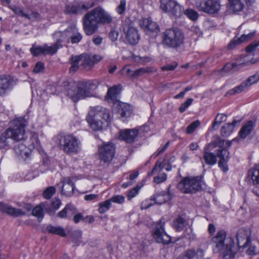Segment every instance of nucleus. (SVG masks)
<instances>
[{
    "label": "nucleus",
    "instance_id": "1",
    "mask_svg": "<svg viewBox=\"0 0 259 259\" xmlns=\"http://www.w3.org/2000/svg\"><path fill=\"white\" fill-rule=\"evenodd\" d=\"M112 21V17L102 7H97L88 12L82 18L83 30L87 35L97 31L99 24H108Z\"/></svg>",
    "mask_w": 259,
    "mask_h": 259
},
{
    "label": "nucleus",
    "instance_id": "2",
    "mask_svg": "<svg viewBox=\"0 0 259 259\" xmlns=\"http://www.w3.org/2000/svg\"><path fill=\"white\" fill-rule=\"evenodd\" d=\"M87 120L91 128L98 131L109 126L111 120V114L108 109L96 106L90 110Z\"/></svg>",
    "mask_w": 259,
    "mask_h": 259
},
{
    "label": "nucleus",
    "instance_id": "3",
    "mask_svg": "<svg viewBox=\"0 0 259 259\" xmlns=\"http://www.w3.org/2000/svg\"><path fill=\"white\" fill-rule=\"evenodd\" d=\"M66 94L73 102L90 96V91L93 83L92 81H80L75 84L73 82H65Z\"/></svg>",
    "mask_w": 259,
    "mask_h": 259
},
{
    "label": "nucleus",
    "instance_id": "4",
    "mask_svg": "<svg viewBox=\"0 0 259 259\" xmlns=\"http://www.w3.org/2000/svg\"><path fill=\"white\" fill-rule=\"evenodd\" d=\"M28 121L22 117L16 118L11 121L10 126L5 131L10 139L18 142L26 138L25 127Z\"/></svg>",
    "mask_w": 259,
    "mask_h": 259
},
{
    "label": "nucleus",
    "instance_id": "5",
    "mask_svg": "<svg viewBox=\"0 0 259 259\" xmlns=\"http://www.w3.org/2000/svg\"><path fill=\"white\" fill-rule=\"evenodd\" d=\"M58 146L67 154H75L81 149L80 141L72 134L59 135L58 137Z\"/></svg>",
    "mask_w": 259,
    "mask_h": 259
},
{
    "label": "nucleus",
    "instance_id": "6",
    "mask_svg": "<svg viewBox=\"0 0 259 259\" xmlns=\"http://www.w3.org/2000/svg\"><path fill=\"white\" fill-rule=\"evenodd\" d=\"M184 35L178 29H168L162 35V44L172 49H178L184 44Z\"/></svg>",
    "mask_w": 259,
    "mask_h": 259
},
{
    "label": "nucleus",
    "instance_id": "7",
    "mask_svg": "<svg viewBox=\"0 0 259 259\" xmlns=\"http://www.w3.org/2000/svg\"><path fill=\"white\" fill-rule=\"evenodd\" d=\"M200 177H185L178 184V189L184 193H195L202 189Z\"/></svg>",
    "mask_w": 259,
    "mask_h": 259
},
{
    "label": "nucleus",
    "instance_id": "8",
    "mask_svg": "<svg viewBox=\"0 0 259 259\" xmlns=\"http://www.w3.org/2000/svg\"><path fill=\"white\" fill-rule=\"evenodd\" d=\"M116 147L112 142L104 143L99 146V159L101 162L109 163L114 157Z\"/></svg>",
    "mask_w": 259,
    "mask_h": 259
},
{
    "label": "nucleus",
    "instance_id": "9",
    "mask_svg": "<svg viewBox=\"0 0 259 259\" xmlns=\"http://www.w3.org/2000/svg\"><path fill=\"white\" fill-rule=\"evenodd\" d=\"M160 8L164 12L177 18L183 14L184 8L175 0H160Z\"/></svg>",
    "mask_w": 259,
    "mask_h": 259
},
{
    "label": "nucleus",
    "instance_id": "10",
    "mask_svg": "<svg viewBox=\"0 0 259 259\" xmlns=\"http://www.w3.org/2000/svg\"><path fill=\"white\" fill-rule=\"evenodd\" d=\"M32 206L29 203H25L22 208L13 207L9 204L0 202V210L14 217L25 215L27 212L31 211Z\"/></svg>",
    "mask_w": 259,
    "mask_h": 259
},
{
    "label": "nucleus",
    "instance_id": "11",
    "mask_svg": "<svg viewBox=\"0 0 259 259\" xmlns=\"http://www.w3.org/2000/svg\"><path fill=\"white\" fill-rule=\"evenodd\" d=\"M195 5L199 11L210 14L217 13L220 8L218 0H197Z\"/></svg>",
    "mask_w": 259,
    "mask_h": 259
},
{
    "label": "nucleus",
    "instance_id": "12",
    "mask_svg": "<svg viewBox=\"0 0 259 259\" xmlns=\"http://www.w3.org/2000/svg\"><path fill=\"white\" fill-rule=\"evenodd\" d=\"M164 225V222L162 220H160L155 225L153 234L154 239L157 243L167 244L171 242V238L165 232Z\"/></svg>",
    "mask_w": 259,
    "mask_h": 259
},
{
    "label": "nucleus",
    "instance_id": "13",
    "mask_svg": "<svg viewBox=\"0 0 259 259\" xmlns=\"http://www.w3.org/2000/svg\"><path fill=\"white\" fill-rule=\"evenodd\" d=\"M221 256L223 259H235L238 252V248L235 246L233 238H228L225 245L221 250Z\"/></svg>",
    "mask_w": 259,
    "mask_h": 259
},
{
    "label": "nucleus",
    "instance_id": "14",
    "mask_svg": "<svg viewBox=\"0 0 259 259\" xmlns=\"http://www.w3.org/2000/svg\"><path fill=\"white\" fill-rule=\"evenodd\" d=\"M231 237L226 238V232L223 230L219 231L216 235L212 238L211 243L213 247V251L215 253L219 252L225 245L226 240Z\"/></svg>",
    "mask_w": 259,
    "mask_h": 259
},
{
    "label": "nucleus",
    "instance_id": "15",
    "mask_svg": "<svg viewBox=\"0 0 259 259\" xmlns=\"http://www.w3.org/2000/svg\"><path fill=\"white\" fill-rule=\"evenodd\" d=\"M9 8L18 16L25 18L31 21H39L41 20L40 14L36 11H32L30 14L24 12L23 9L16 6H10Z\"/></svg>",
    "mask_w": 259,
    "mask_h": 259
},
{
    "label": "nucleus",
    "instance_id": "16",
    "mask_svg": "<svg viewBox=\"0 0 259 259\" xmlns=\"http://www.w3.org/2000/svg\"><path fill=\"white\" fill-rule=\"evenodd\" d=\"M113 108L114 111L117 113L119 117L124 120V118L130 117L132 114L131 106L125 103L116 101L114 103Z\"/></svg>",
    "mask_w": 259,
    "mask_h": 259
},
{
    "label": "nucleus",
    "instance_id": "17",
    "mask_svg": "<svg viewBox=\"0 0 259 259\" xmlns=\"http://www.w3.org/2000/svg\"><path fill=\"white\" fill-rule=\"evenodd\" d=\"M139 25L144 31L148 35L157 33L159 31L157 24L150 18H144L139 20Z\"/></svg>",
    "mask_w": 259,
    "mask_h": 259
},
{
    "label": "nucleus",
    "instance_id": "18",
    "mask_svg": "<svg viewBox=\"0 0 259 259\" xmlns=\"http://www.w3.org/2000/svg\"><path fill=\"white\" fill-rule=\"evenodd\" d=\"M250 236L251 233L249 231L244 229H240L236 234L238 248H247L251 243Z\"/></svg>",
    "mask_w": 259,
    "mask_h": 259
},
{
    "label": "nucleus",
    "instance_id": "19",
    "mask_svg": "<svg viewBox=\"0 0 259 259\" xmlns=\"http://www.w3.org/2000/svg\"><path fill=\"white\" fill-rule=\"evenodd\" d=\"M81 56V67L87 70L91 69L96 63L101 61L103 57L100 55H80Z\"/></svg>",
    "mask_w": 259,
    "mask_h": 259
},
{
    "label": "nucleus",
    "instance_id": "20",
    "mask_svg": "<svg viewBox=\"0 0 259 259\" xmlns=\"http://www.w3.org/2000/svg\"><path fill=\"white\" fill-rule=\"evenodd\" d=\"M230 153L226 149H219L217 150V155L219 158L218 166L224 172L229 170L228 162L229 160Z\"/></svg>",
    "mask_w": 259,
    "mask_h": 259
},
{
    "label": "nucleus",
    "instance_id": "21",
    "mask_svg": "<svg viewBox=\"0 0 259 259\" xmlns=\"http://www.w3.org/2000/svg\"><path fill=\"white\" fill-rule=\"evenodd\" d=\"M124 32L126 39L130 44L134 45L138 42L140 39V35L136 27L130 25L124 28Z\"/></svg>",
    "mask_w": 259,
    "mask_h": 259
},
{
    "label": "nucleus",
    "instance_id": "22",
    "mask_svg": "<svg viewBox=\"0 0 259 259\" xmlns=\"http://www.w3.org/2000/svg\"><path fill=\"white\" fill-rule=\"evenodd\" d=\"M97 2L95 0H91V2L83 4L81 6L79 5H68L66 7L65 12L68 14H75L80 12L81 9L88 10L95 5Z\"/></svg>",
    "mask_w": 259,
    "mask_h": 259
},
{
    "label": "nucleus",
    "instance_id": "23",
    "mask_svg": "<svg viewBox=\"0 0 259 259\" xmlns=\"http://www.w3.org/2000/svg\"><path fill=\"white\" fill-rule=\"evenodd\" d=\"M75 179L73 177L64 178L61 182L63 183L61 192L64 195L67 196H70L73 194L75 188L74 182Z\"/></svg>",
    "mask_w": 259,
    "mask_h": 259
},
{
    "label": "nucleus",
    "instance_id": "24",
    "mask_svg": "<svg viewBox=\"0 0 259 259\" xmlns=\"http://www.w3.org/2000/svg\"><path fill=\"white\" fill-rule=\"evenodd\" d=\"M139 135V131L136 129H126L120 132V139L127 143H132Z\"/></svg>",
    "mask_w": 259,
    "mask_h": 259
},
{
    "label": "nucleus",
    "instance_id": "25",
    "mask_svg": "<svg viewBox=\"0 0 259 259\" xmlns=\"http://www.w3.org/2000/svg\"><path fill=\"white\" fill-rule=\"evenodd\" d=\"M245 1L250 5L253 3L254 0H228L229 8L235 13L241 12L244 9Z\"/></svg>",
    "mask_w": 259,
    "mask_h": 259
},
{
    "label": "nucleus",
    "instance_id": "26",
    "mask_svg": "<svg viewBox=\"0 0 259 259\" xmlns=\"http://www.w3.org/2000/svg\"><path fill=\"white\" fill-rule=\"evenodd\" d=\"M211 144L206 145L203 149V158L206 164L213 165L217 162V155L209 151Z\"/></svg>",
    "mask_w": 259,
    "mask_h": 259
},
{
    "label": "nucleus",
    "instance_id": "27",
    "mask_svg": "<svg viewBox=\"0 0 259 259\" xmlns=\"http://www.w3.org/2000/svg\"><path fill=\"white\" fill-rule=\"evenodd\" d=\"M255 33V31H254L253 32H250L247 34H243L239 38H235L232 40H231L230 44L228 45V48L230 49H232L237 45L249 41L253 37Z\"/></svg>",
    "mask_w": 259,
    "mask_h": 259
},
{
    "label": "nucleus",
    "instance_id": "28",
    "mask_svg": "<svg viewBox=\"0 0 259 259\" xmlns=\"http://www.w3.org/2000/svg\"><path fill=\"white\" fill-rule=\"evenodd\" d=\"M14 151L18 157L24 159L28 157L31 153V149L23 143L15 146Z\"/></svg>",
    "mask_w": 259,
    "mask_h": 259
},
{
    "label": "nucleus",
    "instance_id": "29",
    "mask_svg": "<svg viewBox=\"0 0 259 259\" xmlns=\"http://www.w3.org/2000/svg\"><path fill=\"white\" fill-rule=\"evenodd\" d=\"M72 29V26L67 28L64 31H57L53 34V37L61 44V42H68L70 40L69 33Z\"/></svg>",
    "mask_w": 259,
    "mask_h": 259
},
{
    "label": "nucleus",
    "instance_id": "30",
    "mask_svg": "<svg viewBox=\"0 0 259 259\" xmlns=\"http://www.w3.org/2000/svg\"><path fill=\"white\" fill-rule=\"evenodd\" d=\"M12 88V81L8 77L3 75L0 76V96L5 95Z\"/></svg>",
    "mask_w": 259,
    "mask_h": 259
},
{
    "label": "nucleus",
    "instance_id": "31",
    "mask_svg": "<svg viewBox=\"0 0 259 259\" xmlns=\"http://www.w3.org/2000/svg\"><path fill=\"white\" fill-rule=\"evenodd\" d=\"M255 123L251 120L247 121L240 129L239 135L242 139H245L253 130Z\"/></svg>",
    "mask_w": 259,
    "mask_h": 259
},
{
    "label": "nucleus",
    "instance_id": "32",
    "mask_svg": "<svg viewBox=\"0 0 259 259\" xmlns=\"http://www.w3.org/2000/svg\"><path fill=\"white\" fill-rule=\"evenodd\" d=\"M121 87L120 85H115L110 88L107 92L106 98L108 101H114L117 95L120 93Z\"/></svg>",
    "mask_w": 259,
    "mask_h": 259
},
{
    "label": "nucleus",
    "instance_id": "33",
    "mask_svg": "<svg viewBox=\"0 0 259 259\" xmlns=\"http://www.w3.org/2000/svg\"><path fill=\"white\" fill-rule=\"evenodd\" d=\"M69 34L70 42L72 44L78 43L82 38V34L79 32L75 25H72V29Z\"/></svg>",
    "mask_w": 259,
    "mask_h": 259
},
{
    "label": "nucleus",
    "instance_id": "34",
    "mask_svg": "<svg viewBox=\"0 0 259 259\" xmlns=\"http://www.w3.org/2000/svg\"><path fill=\"white\" fill-rule=\"evenodd\" d=\"M46 231L50 234L59 235L61 237H65L66 233L65 230L60 226L48 225L46 227Z\"/></svg>",
    "mask_w": 259,
    "mask_h": 259
},
{
    "label": "nucleus",
    "instance_id": "35",
    "mask_svg": "<svg viewBox=\"0 0 259 259\" xmlns=\"http://www.w3.org/2000/svg\"><path fill=\"white\" fill-rule=\"evenodd\" d=\"M248 177L251 178L253 184H259V163L248 171Z\"/></svg>",
    "mask_w": 259,
    "mask_h": 259
},
{
    "label": "nucleus",
    "instance_id": "36",
    "mask_svg": "<svg viewBox=\"0 0 259 259\" xmlns=\"http://www.w3.org/2000/svg\"><path fill=\"white\" fill-rule=\"evenodd\" d=\"M240 121H237L234 120L232 123H228L226 125L223 126L221 128V134L223 137H227L229 136L233 132L235 125L238 123Z\"/></svg>",
    "mask_w": 259,
    "mask_h": 259
},
{
    "label": "nucleus",
    "instance_id": "37",
    "mask_svg": "<svg viewBox=\"0 0 259 259\" xmlns=\"http://www.w3.org/2000/svg\"><path fill=\"white\" fill-rule=\"evenodd\" d=\"M62 47V45L60 44L57 40L55 44H53L50 46L46 44L44 45L45 55H53L55 54L57 50Z\"/></svg>",
    "mask_w": 259,
    "mask_h": 259
},
{
    "label": "nucleus",
    "instance_id": "38",
    "mask_svg": "<svg viewBox=\"0 0 259 259\" xmlns=\"http://www.w3.org/2000/svg\"><path fill=\"white\" fill-rule=\"evenodd\" d=\"M62 47V45L60 44L57 40L55 44H53L50 46L46 44L44 45L45 55H53L55 54L57 50Z\"/></svg>",
    "mask_w": 259,
    "mask_h": 259
},
{
    "label": "nucleus",
    "instance_id": "39",
    "mask_svg": "<svg viewBox=\"0 0 259 259\" xmlns=\"http://www.w3.org/2000/svg\"><path fill=\"white\" fill-rule=\"evenodd\" d=\"M248 88L249 87L248 85H247V82H246L245 81L239 85L237 86L231 90H230L226 94L229 95H236L242 92Z\"/></svg>",
    "mask_w": 259,
    "mask_h": 259
},
{
    "label": "nucleus",
    "instance_id": "40",
    "mask_svg": "<svg viewBox=\"0 0 259 259\" xmlns=\"http://www.w3.org/2000/svg\"><path fill=\"white\" fill-rule=\"evenodd\" d=\"M61 205V201L59 199L55 198L51 204V207H45V210L50 214H54L56 210L59 209Z\"/></svg>",
    "mask_w": 259,
    "mask_h": 259
},
{
    "label": "nucleus",
    "instance_id": "41",
    "mask_svg": "<svg viewBox=\"0 0 259 259\" xmlns=\"http://www.w3.org/2000/svg\"><path fill=\"white\" fill-rule=\"evenodd\" d=\"M81 57L80 55L71 57V66L69 69L70 72L74 73L78 70L79 64H80L81 65Z\"/></svg>",
    "mask_w": 259,
    "mask_h": 259
},
{
    "label": "nucleus",
    "instance_id": "42",
    "mask_svg": "<svg viewBox=\"0 0 259 259\" xmlns=\"http://www.w3.org/2000/svg\"><path fill=\"white\" fill-rule=\"evenodd\" d=\"M10 138L5 131L0 135V149H8L10 146Z\"/></svg>",
    "mask_w": 259,
    "mask_h": 259
},
{
    "label": "nucleus",
    "instance_id": "43",
    "mask_svg": "<svg viewBox=\"0 0 259 259\" xmlns=\"http://www.w3.org/2000/svg\"><path fill=\"white\" fill-rule=\"evenodd\" d=\"M186 225V221L181 217H178L174 221L173 227L177 231H181L184 228Z\"/></svg>",
    "mask_w": 259,
    "mask_h": 259
},
{
    "label": "nucleus",
    "instance_id": "44",
    "mask_svg": "<svg viewBox=\"0 0 259 259\" xmlns=\"http://www.w3.org/2000/svg\"><path fill=\"white\" fill-rule=\"evenodd\" d=\"M168 199V195L166 193L163 192L161 193L156 194L150 200H154L157 204H162Z\"/></svg>",
    "mask_w": 259,
    "mask_h": 259
},
{
    "label": "nucleus",
    "instance_id": "45",
    "mask_svg": "<svg viewBox=\"0 0 259 259\" xmlns=\"http://www.w3.org/2000/svg\"><path fill=\"white\" fill-rule=\"evenodd\" d=\"M30 51L34 56H37L41 54L45 55L44 45L40 46L33 44L30 49Z\"/></svg>",
    "mask_w": 259,
    "mask_h": 259
},
{
    "label": "nucleus",
    "instance_id": "46",
    "mask_svg": "<svg viewBox=\"0 0 259 259\" xmlns=\"http://www.w3.org/2000/svg\"><path fill=\"white\" fill-rule=\"evenodd\" d=\"M227 115L224 114H218L216 116L213 122L212 127L215 128V127L218 126L223 122L226 120Z\"/></svg>",
    "mask_w": 259,
    "mask_h": 259
},
{
    "label": "nucleus",
    "instance_id": "47",
    "mask_svg": "<svg viewBox=\"0 0 259 259\" xmlns=\"http://www.w3.org/2000/svg\"><path fill=\"white\" fill-rule=\"evenodd\" d=\"M152 71L149 67H142L136 70L132 74L133 78L137 77L143 75L146 73H150Z\"/></svg>",
    "mask_w": 259,
    "mask_h": 259
},
{
    "label": "nucleus",
    "instance_id": "48",
    "mask_svg": "<svg viewBox=\"0 0 259 259\" xmlns=\"http://www.w3.org/2000/svg\"><path fill=\"white\" fill-rule=\"evenodd\" d=\"M111 206V204L110 203L109 199L100 202L99 204V207L98 211L100 213H104L110 209Z\"/></svg>",
    "mask_w": 259,
    "mask_h": 259
},
{
    "label": "nucleus",
    "instance_id": "49",
    "mask_svg": "<svg viewBox=\"0 0 259 259\" xmlns=\"http://www.w3.org/2000/svg\"><path fill=\"white\" fill-rule=\"evenodd\" d=\"M184 13L188 18L193 21L196 20L198 17V13L192 9H187L185 11L184 10L183 14Z\"/></svg>",
    "mask_w": 259,
    "mask_h": 259
},
{
    "label": "nucleus",
    "instance_id": "50",
    "mask_svg": "<svg viewBox=\"0 0 259 259\" xmlns=\"http://www.w3.org/2000/svg\"><path fill=\"white\" fill-rule=\"evenodd\" d=\"M56 189L53 186H50L47 188L43 192V196L47 199L52 198V196L55 194Z\"/></svg>",
    "mask_w": 259,
    "mask_h": 259
},
{
    "label": "nucleus",
    "instance_id": "51",
    "mask_svg": "<svg viewBox=\"0 0 259 259\" xmlns=\"http://www.w3.org/2000/svg\"><path fill=\"white\" fill-rule=\"evenodd\" d=\"M141 188V186L137 185L135 187L128 191L127 194L128 199L131 200L132 198L136 197L138 194Z\"/></svg>",
    "mask_w": 259,
    "mask_h": 259
},
{
    "label": "nucleus",
    "instance_id": "52",
    "mask_svg": "<svg viewBox=\"0 0 259 259\" xmlns=\"http://www.w3.org/2000/svg\"><path fill=\"white\" fill-rule=\"evenodd\" d=\"M259 80V71H257L254 75L249 76L246 80L247 82L248 87H250L252 84L256 83Z\"/></svg>",
    "mask_w": 259,
    "mask_h": 259
},
{
    "label": "nucleus",
    "instance_id": "53",
    "mask_svg": "<svg viewBox=\"0 0 259 259\" xmlns=\"http://www.w3.org/2000/svg\"><path fill=\"white\" fill-rule=\"evenodd\" d=\"M162 162L163 161L158 160L156 162L155 165L154 167L153 168L152 170L148 172V176H152L156 171H161L163 168Z\"/></svg>",
    "mask_w": 259,
    "mask_h": 259
},
{
    "label": "nucleus",
    "instance_id": "54",
    "mask_svg": "<svg viewBox=\"0 0 259 259\" xmlns=\"http://www.w3.org/2000/svg\"><path fill=\"white\" fill-rule=\"evenodd\" d=\"M45 65L44 63L38 61L36 63L33 69V72L36 74L43 73L45 71Z\"/></svg>",
    "mask_w": 259,
    "mask_h": 259
},
{
    "label": "nucleus",
    "instance_id": "55",
    "mask_svg": "<svg viewBox=\"0 0 259 259\" xmlns=\"http://www.w3.org/2000/svg\"><path fill=\"white\" fill-rule=\"evenodd\" d=\"M200 121L196 120L192 122L187 128L186 133L188 134H192L195 130L199 126Z\"/></svg>",
    "mask_w": 259,
    "mask_h": 259
},
{
    "label": "nucleus",
    "instance_id": "56",
    "mask_svg": "<svg viewBox=\"0 0 259 259\" xmlns=\"http://www.w3.org/2000/svg\"><path fill=\"white\" fill-rule=\"evenodd\" d=\"M32 214L38 218L42 219L44 215L43 209L40 206H37L32 209Z\"/></svg>",
    "mask_w": 259,
    "mask_h": 259
},
{
    "label": "nucleus",
    "instance_id": "57",
    "mask_svg": "<svg viewBox=\"0 0 259 259\" xmlns=\"http://www.w3.org/2000/svg\"><path fill=\"white\" fill-rule=\"evenodd\" d=\"M110 203L112 202L117 204H122L124 202L125 198L124 196L120 195H117L112 197L109 199Z\"/></svg>",
    "mask_w": 259,
    "mask_h": 259
},
{
    "label": "nucleus",
    "instance_id": "58",
    "mask_svg": "<svg viewBox=\"0 0 259 259\" xmlns=\"http://www.w3.org/2000/svg\"><path fill=\"white\" fill-rule=\"evenodd\" d=\"M241 65V64H239V65ZM238 66L239 65H237L235 63H228L224 66L222 68V70L224 72H229L232 70H235V68Z\"/></svg>",
    "mask_w": 259,
    "mask_h": 259
},
{
    "label": "nucleus",
    "instance_id": "59",
    "mask_svg": "<svg viewBox=\"0 0 259 259\" xmlns=\"http://www.w3.org/2000/svg\"><path fill=\"white\" fill-rule=\"evenodd\" d=\"M193 101V99L192 98H189L187 100V101L183 103L180 107L179 108V111L181 113H183L186 109L190 106Z\"/></svg>",
    "mask_w": 259,
    "mask_h": 259
},
{
    "label": "nucleus",
    "instance_id": "60",
    "mask_svg": "<svg viewBox=\"0 0 259 259\" xmlns=\"http://www.w3.org/2000/svg\"><path fill=\"white\" fill-rule=\"evenodd\" d=\"M126 3L125 0L120 1L119 5L116 8V11L118 14L121 15L125 12L126 10Z\"/></svg>",
    "mask_w": 259,
    "mask_h": 259
},
{
    "label": "nucleus",
    "instance_id": "61",
    "mask_svg": "<svg viewBox=\"0 0 259 259\" xmlns=\"http://www.w3.org/2000/svg\"><path fill=\"white\" fill-rule=\"evenodd\" d=\"M194 253L191 250H187L185 253L179 255L177 259H192Z\"/></svg>",
    "mask_w": 259,
    "mask_h": 259
},
{
    "label": "nucleus",
    "instance_id": "62",
    "mask_svg": "<svg viewBox=\"0 0 259 259\" xmlns=\"http://www.w3.org/2000/svg\"><path fill=\"white\" fill-rule=\"evenodd\" d=\"M259 46V40L254 41L248 45L246 48V51L247 53H251L253 52L255 49Z\"/></svg>",
    "mask_w": 259,
    "mask_h": 259
},
{
    "label": "nucleus",
    "instance_id": "63",
    "mask_svg": "<svg viewBox=\"0 0 259 259\" xmlns=\"http://www.w3.org/2000/svg\"><path fill=\"white\" fill-rule=\"evenodd\" d=\"M167 179V175L163 173L159 176L155 177L154 178V182L157 184H159L164 182Z\"/></svg>",
    "mask_w": 259,
    "mask_h": 259
},
{
    "label": "nucleus",
    "instance_id": "64",
    "mask_svg": "<svg viewBox=\"0 0 259 259\" xmlns=\"http://www.w3.org/2000/svg\"><path fill=\"white\" fill-rule=\"evenodd\" d=\"M66 206H69V208L67 209V214L68 218H70L72 215L75 214L77 212L76 208L72 204H68Z\"/></svg>",
    "mask_w": 259,
    "mask_h": 259
}]
</instances>
